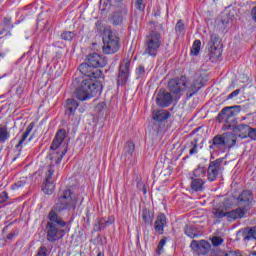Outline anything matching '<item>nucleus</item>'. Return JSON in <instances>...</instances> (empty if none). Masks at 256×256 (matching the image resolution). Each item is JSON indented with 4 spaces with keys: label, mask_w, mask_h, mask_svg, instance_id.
Here are the masks:
<instances>
[{
    "label": "nucleus",
    "mask_w": 256,
    "mask_h": 256,
    "mask_svg": "<svg viewBox=\"0 0 256 256\" xmlns=\"http://www.w3.org/2000/svg\"><path fill=\"white\" fill-rule=\"evenodd\" d=\"M75 207H77V196L73 194L70 188L58 193V199L50 210L46 223V239L49 243H55L65 237V229L63 228L67 227V222L58 213L67 209H75Z\"/></svg>",
    "instance_id": "nucleus-1"
},
{
    "label": "nucleus",
    "mask_w": 256,
    "mask_h": 256,
    "mask_svg": "<svg viewBox=\"0 0 256 256\" xmlns=\"http://www.w3.org/2000/svg\"><path fill=\"white\" fill-rule=\"evenodd\" d=\"M80 73L89 79L82 80L80 86L76 89V99L79 101H88L101 93V84L93 82V79H101L103 72L88 62L82 63L78 67Z\"/></svg>",
    "instance_id": "nucleus-2"
},
{
    "label": "nucleus",
    "mask_w": 256,
    "mask_h": 256,
    "mask_svg": "<svg viewBox=\"0 0 256 256\" xmlns=\"http://www.w3.org/2000/svg\"><path fill=\"white\" fill-rule=\"evenodd\" d=\"M67 137L65 129H59L50 146V160L55 165H59L63 161V157L67 154V146H63V141Z\"/></svg>",
    "instance_id": "nucleus-3"
},
{
    "label": "nucleus",
    "mask_w": 256,
    "mask_h": 256,
    "mask_svg": "<svg viewBox=\"0 0 256 256\" xmlns=\"http://www.w3.org/2000/svg\"><path fill=\"white\" fill-rule=\"evenodd\" d=\"M238 208L232 210L231 215L243 219L247 215V211H251L255 205V195L251 190H243L236 198Z\"/></svg>",
    "instance_id": "nucleus-4"
},
{
    "label": "nucleus",
    "mask_w": 256,
    "mask_h": 256,
    "mask_svg": "<svg viewBox=\"0 0 256 256\" xmlns=\"http://www.w3.org/2000/svg\"><path fill=\"white\" fill-rule=\"evenodd\" d=\"M241 113V106L234 105V106H228L224 107L220 113L216 117L217 123H223L225 124L222 126V131H230L232 129L233 125H237V115Z\"/></svg>",
    "instance_id": "nucleus-5"
},
{
    "label": "nucleus",
    "mask_w": 256,
    "mask_h": 256,
    "mask_svg": "<svg viewBox=\"0 0 256 256\" xmlns=\"http://www.w3.org/2000/svg\"><path fill=\"white\" fill-rule=\"evenodd\" d=\"M163 44L161 33L150 30L145 37L144 41V55H149L150 57H157L159 49Z\"/></svg>",
    "instance_id": "nucleus-6"
},
{
    "label": "nucleus",
    "mask_w": 256,
    "mask_h": 256,
    "mask_svg": "<svg viewBox=\"0 0 256 256\" xmlns=\"http://www.w3.org/2000/svg\"><path fill=\"white\" fill-rule=\"evenodd\" d=\"M209 149L215 151L216 149H225L227 147H235L237 145V138L231 132H225L223 134H218L209 141Z\"/></svg>",
    "instance_id": "nucleus-7"
},
{
    "label": "nucleus",
    "mask_w": 256,
    "mask_h": 256,
    "mask_svg": "<svg viewBox=\"0 0 256 256\" xmlns=\"http://www.w3.org/2000/svg\"><path fill=\"white\" fill-rule=\"evenodd\" d=\"M105 31L107 36L103 39L102 51L105 55H113V53H117L121 49L119 35L115 30H111V28H106Z\"/></svg>",
    "instance_id": "nucleus-8"
},
{
    "label": "nucleus",
    "mask_w": 256,
    "mask_h": 256,
    "mask_svg": "<svg viewBox=\"0 0 256 256\" xmlns=\"http://www.w3.org/2000/svg\"><path fill=\"white\" fill-rule=\"evenodd\" d=\"M207 179L210 183L217 181V177L223 173V158H218L214 161H210L206 170Z\"/></svg>",
    "instance_id": "nucleus-9"
},
{
    "label": "nucleus",
    "mask_w": 256,
    "mask_h": 256,
    "mask_svg": "<svg viewBox=\"0 0 256 256\" xmlns=\"http://www.w3.org/2000/svg\"><path fill=\"white\" fill-rule=\"evenodd\" d=\"M168 88L173 95H182L187 89V78L185 76H180L171 79L168 82Z\"/></svg>",
    "instance_id": "nucleus-10"
},
{
    "label": "nucleus",
    "mask_w": 256,
    "mask_h": 256,
    "mask_svg": "<svg viewBox=\"0 0 256 256\" xmlns=\"http://www.w3.org/2000/svg\"><path fill=\"white\" fill-rule=\"evenodd\" d=\"M210 57L212 59H219L223 53V45L221 44V38L219 35L212 34L208 43Z\"/></svg>",
    "instance_id": "nucleus-11"
},
{
    "label": "nucleus",
    "mask_w": 256,
    "mask_h": 256,
    "mask_svg": "<svg viewBox=\"0 0 256 256\" xmlns=\"http://www.w3.org/2000/svg\"><path fill=\"white\" fill-rule=\"evenodd\" d=\"M131 60H123L120 63L119 71L117 75V84L118 85H126L127 81H129V75L131 73Z\"/></svg>",
    "instance_id": "nucleus-12"
},
{
    "label": "nucleus",
    "mask_w": 256,
    "mask_h": 256,
    "mask_svg": "<svg viewBox=\"0 0 256 256\" xmlns=\"http://www.w3.org/2000/svg\"><path fill=\"white\" fill-rule=\"evenodd\" d=\"M86 63L89 65H92V67H95L96 69H99V67H106L108 60L107 57L98 54V53H92L87 56Z\"/></svg>",
    "instance_id": "nucleus-13"
},
{
    "label": "nucleus",
    "mask_w": 256,
    "mask_h": 256,
    "mask_svg": "<svg viewBox=\"0 0 256 256\" xmlns=\"http://www.w3.org/2000/svg\"><path fill=\"white\" fill-rule=\"evenodd\" d=\"M158 107H169L173 103V96L169 92L159 91L156 97Z\"/></svg>",
    "instance_id": "nucleus-14"
},
{
    "label": "nucleus",
    "mask_w": 256,
    "mask_h": 256,
    "mask_svg": "<svg viewBox=\"0 0 256 256\" xmlns=\"http://www.w3.org/2000/svg\"><path fill=\"white\" fill-rule=\"evenodd\" d=\"M232 213H233V210L227 212L223 208H214L212 210V214H213L214 219H223V217H226L227 221H229V222L237 221V219H239V217L238 216H233Z\"/></svg>",
    "instance_id": "nucleus-15"
},
{
    "label": "nucleus",
    "mask_w": 256,
    "mask_h": 256,
    "mask_svg": "<svg viewBox=\"0 0 256 256\" xmlns=\"http://www.w3.org/2000/svg\"><path fill=\"white\" fill-rule=\"evenodd\" d=\"M191 249L196 253H201L205 255L209 249H211V244H209L206 240L196 241L193 240L190 244Z\"/></svg>",
    "instance_id": "nucleus-16"
},
{
    "label": "nucleus",
    "mask_w": 256,
    "mask_h": 256,
    "mask_svg": "<svg viewBox=\"0 0 256 256\" xmlns=\"http://www.w3.org/2000/svg\"><path fill=\"white\" fill-rule=\"evenodd\" d=\"M231 129L233 133H235L240 139H249V131L251 126L247 124H235Z\"/></svg>",
    "instance_id": "nucleus-17"
},
{
    "label": "nucleus",
    "mask_w": 256,
    "mask_h": 256,
    "mask_svg": "<svg viewBox=\"0 0 256 256\" xmlns=\"http://www.w3.org/2000/svg\"><path fill=\"white\" fill-rule=\"evenodd\" d=\"M64 107L66 117H75V111H77L79 107V102L73 98H68L66 99Z\"/></svg>",
    "instance_id": "nucleus-18"
},
{
    "label": "nucleus",
    "mask_w": 256,
    "mask_h": 256,
    "mask_svg": "<svg viewBox=\"0 0 256 256\" xmlns=\"http://www.w3.org/2000/svg\"><path fill=\"white\" fill-rule=\"evenodd\" d=\"M165 225H167V216H165V214L158 215L154 225V229L158 235H163Z\"/></svg>",
    "instance_id": "nucleus-19"
},
{
    "label": "nucleus",
    "mask_w": 256,
    "mask_h": 256,
    "mask_svg": "<svg viewBox=\"0 0 256 256\" xmlns=\"http://www.w3.org/2000/svg\"><path fill=\"white\" fill-rule=\"evenodd\" d=\"M133 153H135V143L131 141L126 142L121 155L122 161H130L131 157H133Z\"/></svg>",
    "instance_id": "nucleus-20"
},
{
    "label": "nucleus",
    "mask_w": 256,
    "mask_h": 256,
    "mask_svg": "<svg viewBox=\"0 0 256 256\" xmlns=\"http://www.w3.org/2000/svg\"><path fill=\"white\" fill-rule=\"evenodd\" d=\"M190 179V189H192V191H195V193H202V191H205V179L193 177H190Z\"/></svg>",
    "instance_id": "nucleus-21"
},
{
    "label": "nucleus",
    "mask_w": 256,
    "mask_h": 256,
    "mask_svg": "<svg viewBox=\"0 0 256 256\" xmlns=\"http://www.w3.org/2000/svg\"><path fill=\"white\" fill-rule=\"evenodd\" d=\"M127 13H128V10L125 7L121 8V10L115 11L112 14V18H111L112 24L121 25V23H123V16L127 15Z\"/></svg>",
    "instance_id": "nucleus-22"
},
{
    "label": "nucleus",
    "mask_w": 256,
    "mask_h": 256,
    "mask_svg": "<svg viewBox=\"0 0 256 256\" xmlns=\"http://www.w3.org/2000/svg\"><path fill=\"white\" fill-rule=\"evenodd\" d=\"M33 127H35V122H31L27 128L26 131L24 132V134L22 135V138L20 139V141L18 142V144L16 145V149H18L19 151H22L23 149V143H25V141L27 140V137H29V135H31V131H33Z\"/></svg>",
    "instance_id": "nucleus-23"
},
{
    "label": "nucleus",
    "mask_w": 256,
    "mask_h": 256,
    "mask_svg": "<svg viewBox=\"0 0 256 256\" xmlns=\"http://www.w3.org/2000/svg\"><path fill=\"white\" fill-rule=\"evenodd\" d=\"M191 177L195 179H203V177H207V168L201 164H199L192 172Z\"/></svg>",
    "instance_id": "nucleus-24"
},
{
    "label": "nucleus",
    "mask_w": 256,
    "mask_h": 256,
    "mask_svg": "<svg viewBox=\"0 0 256 256\" xmlns=\"http://www.w3.org/2000/svg\"><path fill=\"white\" fill-rule=\"evenodd\" d=\"M152 117L155 121H166V119H169L171 117V113L167 110H158L156 112H153Z\"/></svg>",
    "instance_id": "nucleus-25"
},
{
    "label": "nucleus",
    "mask_w": 256,
    "mask_h": 256,
    "mask_svg": "<svg viewBox=\"0 0 256 256\" xmlns=\"http://www.w3.org/2000/svg\"><path fill=\"white\" fill-rule=\"evenodd\" d=\"M199 140L193 139L192 141L188 142L186 147H188L189 150V156L193 157V155H197L199 153Z\"/></svg>",
    "instance_id": "nucleus-26"
},
{
    "label": "nucleus",
    "mask_w": 256,
    "mask_h": 256,
    "mask_svg": "<svg viewBox=\"0 0 256 256\" xmlns=\"http://www.w3.org/2000/svg\"><path fill=\"white\" fill-rule=\"evenodd\" d=\"M153 219H155V215L153 214V212H151V210L147 208H143L142 220L144 221V223H146V225H151V223H153Z\"/></svg>",
    "instance_id": "nucleus-27"
},
{
    "label": "nucleus",
    "mask_w": 256,
    "mask_h": 256,
    "mask_svg": "<svg viewBox=\"0 0 256 256\" xmlns=\"http://www.w3.org/2000/svg\"><path fill=\"white\" fill-rule=\"evenodd\" d=\"M242 235H243L244 241H251V239L256 240V226H254L252 228H246L243 231Z\"/></svg>",
    "instance_id": "nucleus-28"
},
{
    "label": "nucleus",
    "mask_w": 256,
    "mask_h": 256,
    "mask_svg": "<svg viewBox=\"0 0 256 256\" xmlns=\"http://www.w3.org/2000/svg\"><path fill=\"white\" fill-rule=\"evenodd\" d=\"M184 233L190 239H197V237H199V233H197V230L195 229V226H193V225H186L184 227Z\"/></svg>",
    "instance_id": "nucleus-29"
},
{
    "label": "nucleus",
    "mask_w": 256,
    "mask_h": 256,
    "mask_svg": "<svg viewBox=\"0 0 256 256\" xmlns=\"http://www.w3.org/2000/svg\"><path fill=\"white\" fill-rule=\"evenodd\" d=\"M11 139V133L7 127H0V143H5Z\"/></svg>",
    "instance_id": "nucleus-30"
},
{
    "label": "nucleus",
    "mask_w": 256,
    "mask_h": 256,
    "mask_svg": "<svg viewBox=\"0 0 256 256\" xmlns=\"http://www.w3.org/2000/svg\"><path fill=\"white\" fill-rule=\"evenodd\" d=\"M175 33L177 37H182L185 35V23H183V20H178L175 25Z\"/></svg>",
    "instance_id": "nucleus-31"
},
{
    "label": "nucleus",
    "mask_w": 256,
    "mask_h": 256,
    "mask_svg": "<svg viewBox=\"0 0 256 256\" xmlns=\"http://www.w3.org/2000/svg\"><path fill=\"white\" fill-rule=\"evenodd\" d=\"M54 182H44L42 185V191L45 195H51L53 191H55V184Z\"/></svg>",
    "instance_id": "nucleus-32"
},
{
    "label": "nucleus",
    "mask_w": 256,
    "mask_h": 256,
    "mask_svg": "<svg viewBox=\"0 0 256 256\" xmlns=\"http://www.w3.org/2000/svg\"><path fill=\"white\" fill-rule=\"evenodd\" d=\"M53 175H55V169L53 168V166H49L48 170L45 173V182L55 183V178H53Z\"/></svg>",
    "instance_id": "nucleus-33"
},
{
    "label": "nucleus",
    "mask_w": 256,
    "mask_h": 256,
    "mask_svg": "<svg viewBox=\"0 0 256 256\" xmlns=\"http://www.w3.org/2000/svg\"><path fill=\"white\" fill-rule=\"evenodd\" d=\"M199 89H201V81L194 80L189 88V91L192 92L190 93V97H193V95H195V93H197Z\"/></svg>",
    "instance_id": "nucleus-34"
},
{
    "label": "nucleus",
    "mask_w": 256,
    "mask_h": 256,
    "mask_svg": "<svg viewBox=\"0 0 256 256\" xmlns=\"http://www.w3.org/2000/svg\"><path fill=\"white\" fill-rule=\"evenodd\" d=\"M201 51V40H195L191 48V55L197 56Z\"/></svg>",
    "instance_id": "nucleus-35"
},
{
    "label": "nucleus",
    "mask_w": 256,
    "mask_h": 256,
    "mask_svg": "<svg viewBox=\"0 0 256 256\" xmlns=\"http://www.w3.org/2000/svg\"><path fill=\"white\" fill-rule=\"evenodd\" d=\"M105 227H109V224H107V218H99L95 224V228L97 231H102Z\"/></svg>",
    "instance_id": "nucleus-36"
},
{
    "label": "nucleus",
    "mask_w": 256,
    "mask_h": 256,
    "mask_svg": "<svg viewBox=\"0 0 256 256\" xmlns=\"http://www.w3.org/2000/svg\"><path fill=\"white\" fill-rule=\"evenodd\" d=\"M75 37V32L66 31L61 34V39L63 41H73V38Z\"/></svg>",
    "instance_id": "nucleus-37"
},
{
    "label": "nucleus",
    "mask_w": 256,
    "mask_h": 256,
    "mask_svg": "<svg viewBox=\"0 0 256 256\" xmlns=\"http://www.w3.org/2000/svg\"><path fill=\"white\" fill-rule=\"evenodd\" d=\"M134 7L138 10V11H145V0H134Z\"/></svg>",
    "instance_id": "nucleus-38"
},
{
    "label": "nucleus",
    "mask_w": 256,
    "mask_h": 256,
    "mask_svg": "<svg viewBox=\"0 0 256 256\" xmlns=\"http://www.w3.org/2000/svg\"><path fill=\"white\" fill-rule=\"evenodd\" d=\"M166 243H167V238H162L160 240V242L158 243L157 251H156L157 255H161V253H163V247H165Z\"/></svg>",
    "instance_id": "nucleus-39"
},
{
    "label": "nucleus",
    "mask_w": 256,
    "mask_h": 256,
    "mask_svg": "<svg viewBox=\"0 0 256 256\" xmlns=\"http://www.w3.org/2000/svg\"><path fill=\"white\" fill-rule=\"evenodd\" d=\"M48 255H49V249H47L45 246H40L35 256H48Z\"/></svg>",
    "instance_id": "nucleus-40"
},
{
    "label": "nucleus",
    "mask_w": 256,
    "mask_h": 256,
    "mask_svg": "<svg viewBox=\"0 0 256 256\" xmlns=\"http://www.w3.org/2000/svg\"><path fill=\"white\" fill-rule=\"evenodd\" d=\"M233 201H235V197H233V196H231L229 198H225L224 202H223L224 207H226V208L233 207Z\"/></svg>",
    "instance_id": "nucleus-41"
},
{
    "label": "nucleus",
    "mask_w": 256,
    "mask_h": 256,
    "mask_svg": "<svg viewBox=\"0 0 256 256\" xmlns=\"http://www.w3.org/2000/svg\"><path fill=\"white\" fill-rule=\"evenodd\" d=\"M223 244V238L219 237V236H215L212 238V245L214 247H219V245Z\"/></svg>",
    "instance_id": "nucleus-42"
},
{
    "label": "nucleus",
    "mask_w": 256,
    "mask_h": 256,
    "mask_svg": "<svg viewBox=\"0 0 256 256\" xmlns=\"http://www.w3.org/2000/svg\"><path fill=\"white\" fill-rule=\"evenodd\" d=\"M135 73L137 75V79H141V76L145 75V67L140 65L138 68H136Z\"/></svg>",
    "instance_id": "nucleus-43"
},
{
    "label": "nucleus",
    "mask_w": 256,
    "mask_h": 256,
    "mask_svg": "<svg viewBox=\"0 0 256 256\" xmlns=\"http://www.w3.org/2000/svg\"><path fill=\"white\" fill-rule=\"evenodd\" d=\"M248 138L251 139L252 141H256V129L255 128H251L248 132Z\"/></svg>",
    "instance_id": "nucleus-44"
},
{
    "label": "nucleus",
    "mask_w": 256,
    "mask_h": 256,
    "mask_svg": "<svg viewBox=\"0 0 256 256\" xmlns=\"http://www.w3.org/2000/svg\"><path fill=\"white\" fill-rule=\"evenodd\" d=\"M7 199H9V194L7 193V191L1 192L0 193V204L5 203L7 201Z\"/></svg>",
    "instance_id": "nucleus-45"
},
{
    "label": "nucleus",
    "mask_w": 256,
    "mask_h": 256,
    "mask_svg": "<svg viewBox=\"0 0 256 256\" xmlns=\"http://www.w3.org/2000/svg\"><path fill=\"white\" fill-rule=\"evenodd\" d=\"M3 24L5 25V27H7L8 29H13V24H11V18H4L3 20Z\"/></svg>",
    "instance_id": "nucleus-46"
},
{
    "label": "nucleus",
    "mask_w": 256,
    "mask_h": 256,
    "mask_svg": "<svg viewBox=\"0 0 256 256\" xmlns=\"http://www.w3.org/2000/svg\"><path fill=\"white\" fill-rule=\"evenodd\" d=\"M239 93H241L240 89H236L235 91H233L232 93H230L228 95V99H233V97H237V95H239Z\"/></svg>",
    "instance_id": "nucleus-47"
},
{
    "label": "nucleus",
    "mask_w": 256,
    "mask_h": 256,
    "mask_svg": "<svg viewBox=\"0 0 256 256\" xmlns=\"http://www.w3.org/2000/svg\"><path fill=\"white\" fill-rule=\"evenodd\" d=\"M106 222H107L108 227H109L110 225H113V223H115V217H114V216L108 217V218L106 219Z\"/></svg>",
    "instance_id": "nucleus-48"
},
{
    "label": "nucleus",
    "mask_w": 256,
    "mask_h": 256,
    "mask_svg": "<svg viewBox=\"0 0 256 256\" xmlns=\"http://www.w3.org/2000/svg\"><path fill=\"white\" fill-rule=\"evenodd\" d=\"M101 5H105L106 7L113 3L112 0H100Z\"/></svg>",
    "instance_id": "nucleus-49"
},
{
    "label": "nucleus",
    "mask_w": 256,
    "mask_h": 256,
    "mask_svg": "<svg viewBox=\"0 0 256 256\" xmlns=\"http://www.w3.org/2000/svg\"><path fill=\"white\" fill-rule=\"evenodd\" d=\"M123 0H112V3L116 5V7H121V3Z\"/></svg>",
    "instance_id": "nucleus-50"
},
{
    "label": "nucleus",
    "mask_w": 256,
    "mask_h": 256,
    "mask_svg": "<svg viewBox=\"0 0 256 256\" xmlns=\"http://www.w3.org/2000/svg\"><path fill=\"white\" fill-rule=\"evenodd\" d=\"M13 237H15V233L11 232L7 235L6 239L11 240Z\"/></svg>",
    "instance_id": "nucleus-51"
},
{
    "label": "nucleus",
    "mask_w": 256,
    "mask_h": 256,
    "mask_svg": "<svg viewBox=\"0 0 256 256\" xmlns=\"http://www.w3.org/2000/svg\"><path fill=\"white\" fill-rule=\"evenodd\" d=\"M96 27L99 29L101 27V22H96Z\"/></svg>",
    "instance_id": "nucleus-52"
},
{
    "label": "nucleus",
    "mask_w": 256,
    "mask_h": 256,
    "mask_svg": "<svg viewBox=\"0 0 256 256\" xmlns=\"http://www.w3.org/2000/svg\"><path fill=\"white\" fill-rule=\"evenodd\" d=\"M145 193H147V189H145V187L143 188V194L145 195Z\"/></svg>",
    "instance_id": "nucleus-53"
},
{
    "label": "nucleus",
    "mask_w": 256,
    "mask_h": 256,
    "mask_svg": "<svg viewBox=\"0 0 256 256\" xmlns=\"http://www.w3.org/2000/svg\"><path fill=\"white\" fill-rule=\"evenodd\" d=\"M97 256H104L103 253L99 252Z\"/></svg>",
    "instance_id": "nucleus-54"
},
{
    "label": "nucleus",
    "mask_w": 256,
    "mask_h": 256,
    "mask_svg": "<svg viewBox=\"0 0 256 256\" xmlns=\"http://www.w3.org/2000/svg\"><path fill=\"white\" fill-rule=\"evenodd\" d=\"M252 255H253V256H256V251L252 252Z\"/></svg>",
    "instance_id": "nucleus-55"
},
{
    "label": "nucleus",
    "mask_w": 256,
    "mask_h": 256,
    "mask_svg": "<svg viewBox=\"0 0 256 256\" xmlns=\"http://www.w3.org/2000/svg\"><path fill=\"white\" fill-rule=\"evenodd\" d=\"M33 139V136H31L30 138H29V141H31Z\"/></svg>",
    "instance_id": "nucleus-56"
},
{
    "label": "nucleus",
    "mask_w": 256,
    "mask_h": 256,
    "mask_svg": "<svg viewBox=\"0 0 256 256\" xmlns=\"http://www.w3.org/2000/svg\"><path fill=\"white\" fill-rule=\"evenodd\" d=\"M0 35H3V31L0 30Z\"/></svg>",
    "instance_id": "nucleus-57"
}]
</instances>
